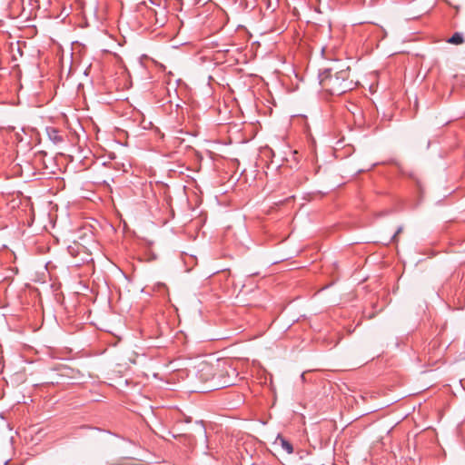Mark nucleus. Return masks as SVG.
<instances>
[{"instance_id":"f257e3e1","label":"nucleus","mask_w":465,"mask_h":465,"mask_svg":"<svg viewBox=\"0 0 465 465\" xmlns=\"http://www.w3.org/2000/svg\"><path fill=\"white\" fill-rule=\"evenodd\" d=\"M320 84L331 94L340 95L353 88V81L350 79V69H324L319 74Z\"/></svg>"},{"instance_id":"f03ea898","label":"nucleus","mask_w":465,"mask_h":465,"mask_svg":"<svg viewBox=\"0 0 465 465\" xmlns=\"http://www.w3.org/2000/svg\"><path fill=\"white\" fill-rule=\"evenodd\" d=\"M276 444H280V446L288 453L292 454L293 452V447L285 438L282 436H278L276 440Z\"/></svg>"},{"instance_id":"7ed1b4c3","label":"nucleus","mask_w":465,"mask_h":465,"mask_svg":"<svg viewBox=\"0 0 465 465\" xmlns=\"http://www.w3.org/2000/svg\"><path fill=\"white\" fill-rule=\"evenodd\" d=\"M48 135L50 139L56 143L63 141V136L60 134L59 131L54 128H50L48 130Z\"/></svg>"},{"instance_id":"20e7f679","label":"nucleus","mask_w":465,"mask_h":465,"mask_svg":"<svg viewBox=\"0 0 465 465\" xmlns=\"http://www.w3.org/2000/svg\"><path fill=\"white\" fill-rule=\"evenodd\" d=\"M146 8L153 10V6H160L162 0H143L142 3Z\"/></svg>"},{"instance_id":"39448f33","label":"nucleus","mask_w":465,"mask_h":465,"mask_svg":"<svg viewBox=\"0 0 465 465\" xmlns=\"http://www.w3.org/2000/svg\"><path fill=\"white\" fill-rule=\"evenodd\" d=\"M464 42V38L461 34L455 33L450 39L449 43L453 45H460Z\"/></svg>"},{"instance_id":"423d86ee","label":"nucleus","mask_w":465,"mask_h":465,"mask_svg":"<svg viewBox=\"0 0 465 465\" xmlns=\"http://www.w3.org/2000/svg\"><path fill=\"white\" fill-rule=\"evenodd\" d=\"M153 291H157L159 292H165L167 291V287L164 283L158 282L154 285Z\"/></svg>"},{"instance_id":"0eeeda50","label":"nucleus","mask_w":465,"mask_h":465,"mask_svg":"<svg viewBox=\"0 0 465 465\" xmlns=\"http://www.w3.org/2000/svg\"><path fill=\"white\" fill-rule=\"evenodd\" d=\"M402 232V227H399L398 230L395 232V233L392 236V241H397V236Z\"/></svg>"},{"instance_id":"6e6552de","label":"nucleus","mask_w":465,"mask_h":465,"mask_svg":"<svg viewBox=\"0 0 465 465\" xmlns=\"http://www.w3.org/2000/svg\"><path fill=\"white\" fill-rule=\"evenodd\" d=\"M201 366H203V371H211L210 364L203 363V364H201Z\"/></svg>"}]
</instances>
